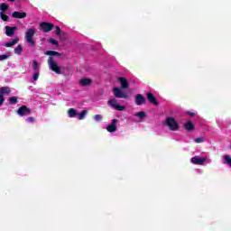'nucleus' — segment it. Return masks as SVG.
I'll use <instances>...</instances> for the list:
<instances>
[{
    "label": "nucleus",
    "mask_w": 231,
    "mask_h": 231,
    "mask_svg": "<svg viewBox=\"0 0 231 231\" xmlns=\"http://www.w3.org/2000/svg\"><path fill=\"white\" fill-rule=\"evenodd\" d=\"M37 33V30L35 28H29L25 32V39L26 42L31 46H35V41H33V35Z\"/></svg>",
    "instance_id": "nucleus-1"
},
{
    "label": "nucleus",
    "mask_w": 231,
    "mask_h": 231,
    "mask_svg": "<svg viewBox=\"0 0 231 231\" xmlns=\"http://www.w3.org/2000/svg\"><path fill=\"white\" fill-rule=\"evenodd\" d=\"M165 125L169 127L170 131H180V124L176 122L174 117H167Z\"/></svg>",
    "instance_id": "nucleus-2"
},
{
    "label": "nucleus",
    "mask_w": 231,
    "mask_h": 231,
    "mask_svg": "<svg viewBox=\"0 0 231 231\" xmlns=\"http://www.w3.org/2000/svg\"><path fill=\"white\" fill-rule=\"evenodd\" d=\"M48 64H49L50 69H51V71H54L56 75H60V73H62L60 67H59V65H57V62L53 60V57L51 56L49 57Z\"/></svg>",
    "instance_id": "nucleus-3"
},
{
    "label": "nucleus",
    "mask_w": 231,
    "mask_h": 231,
    "mask_svg": "<svg viewBox=\"0 0 231 231\" xmlns=\"http://www.w3.org/2000/svg\"><path fill=\"white\" fill-rule=\"evenodd\" d=\"M55 28V24L48 22H42L40 23V30L43 32L44 33H48L49 32H51Z\"/></svg>",
    "instance_id": "nucleus-4"
},
{
    "label": "nucleus",
    "mask_w": 231,
    "mask_h": 231,
    "mask_svg": "<svg viewBox=\"0 0 231 231\" xmlns=\"http://www.w3.org/2000/svg\"><path fill=\"white\" fill-rule=\"evenodd\" d=\"M118 100L116 99H110L107 101L108 106H110V107H113L114 109H116V111H125V106H120L117 104Z\"/></svg>",
    "instance_id": "nucleus-5"
},
{
    "label": "nucleus",
    "mask_w": 231,
    "mask_h": 231,
    "mask_svg": "<svg viewBox=\"0 0 231 231\" xmlns=\"http://www.w3.org/2000/svg\"><path fill=\"white\" fill-rule=\"evenodd\" d=\"M113 93L116 98H128L127 94L124 93V90L118 87H115L113 88Z\"/></svg>",
    "instance_id": "nucleus-6"
},
{
    "label": "nucleus",
    "mask_w": 231,
    "mask_h": 231,
    "mask_svg": "<svg viewBox=\"0 0 231 231\" xmlns=\"http://www.w3.org/2000/svg\"><path fill=\"white\" fill-rule=\"evenodd\" d=\"M17 114L19 116H26L28 115H32V109L28 108L26 106H22L18 108Z\"/></svg>",
    "instance_id": "nucleus-7"
},
{
    "label": "nucleus",
    "mask_w": 231,
    "mask_h": 231,
    "mask_svg": "<svg viewBox=\"0 0 231 231\" xmlns=\"http://www.w3.org/2000/svg\"><path fill=\"white\" fill-rule=\"evenodd\" d=\"M190 162L193 163V165H203L207 162V158H201L199 156H194L190 159Z\"/></svg>",
    "instance_id": "nucleus-8"
},
{
    "label": "nucleus",
    "mask_w": 231,
    "mask_h": 231,
    "mask_svg": "<svg viewBox=\"0 0 231 231\" xmlns=\"http://www.w3.org/2000/svg\"><path fill=\"white\" fill-rule=\"evenodd\" d=\"M146 97L150 104H152L153 106H158V104H160L158 102V99H156V97H154V94H152V92H148Z\"/></svg>",
    "instance_id": "nucleus-9"
},
{
    "label": "nucleus",
    "mask_w": 231,
    "mask_h": 231,
    "mask_svg": "<svg viewBox=\"0 0 231 231\" xmlns=\"http://www.w3.org/2000/svg\"><path fill=\"white\" fill-rule=\"evenodd\" d=\"M147 101L145 99V97L142 94H137L135 96V104L136 106H142V104H145Z\"/></svg>",
    "instance_id": "nucleus-10"
},
{
    "label": "nucleus",
    "mask_w": 231,
    "mask_h": 231,
    "mask_svg": "<svg viewBox=\"0 0 231 231\" xmlns=\"http://www.w3.org/2000/svg\"><path fill=\"white\" fill-rule=\"evenodd\" d=\"M17 27L5 26V35L12 37L15 33Z\"/></svg>",
    "instance_id": "nucleus-11"
},
{
    "label": "nucleus",
    "mask_w": 231,
    "mask_h": 231,
    "mask_svg": "<svg viewBox=\"0 0 231 231\" xmlns=\"http://www.w3.org/2000/svg\"><path fill=\"white\" fill-rule=\"evenodd\" d=\"M118 82L121 84L122 89H127L129 88V81L125 78H118Z\"/></svg>",
    "instance_id": "nucleus-12"
},
{
    "label": "nucleus",
    "mask_w": 231,
    "mask_h": 231,
    "mask_svg": "<svg viewBox=\"0 0 231 231\" xmlns=\"http://www.w3.org/2000/svg\"><path fill=\"white\" fill-rule=\"evenodd\" d=\"M26 13L25 12H17V11H14L13 14H12V17H14V19H24L26 17Z\"/></svg>",
    "instance_id": "nucleus-13"
},
{
    "label": "nucleus",
    "mask_w": 231,
    "mask_h": 231,
    "mask_svg": "<svg viewBox=\"0 0 231 231\" xmlns=\"http://www.w3.org/2000/svg\"><path fill=\"white\" fill-rule=\"evenodd\" d=\"M81 86H91L93 84V79H89V78H83L80 79L79 81Z\"/></svg>",
    "instance_id": "nucleus-14"
},
{
    "label": "nucleus",
    "mask_w": 231,
    "mask_h": 231,
    "mask_svg": "<svg viewBox=\"0 0 231 231\" xmlns=\"http://www.w3.org/2000/svg\"><path fill=\"white\" fill-rule=\"evenodd\" d=\"M12 93V88L9 87H2L0 88V97H5V95H10Z\"/></svg>",
    "instance_id": "nucleus-15"
},
{
    "label": "nucleus",
    "mask_w": 231,
    "mask_h": 231,
    "mask_svg": "<svg viewBox=\"0 0 231 231\" xmlns=\"http://www.w3.org/2000/svg\"><path fill=\"white\" fill-rule=\"evenodd\" d=\"M19 42V37L14 38L12 42H6L4 44L5 48H12V46H15Z\"/></svg>",
    "instance_id": "nucleus-16"
},
{
    "label": "nucleus",
    "mask_w": 231,
    "mask_h": 231,
    "mask_svg": "<svg viewBox=\"0 0 231 231\" xmlns=\"http://www.w3.org/2000/svg\"><path fill=\"white\" fill-rule=\"evenodd\" d=\"M44 55H50V56H53V57H61L62 54H60V52H57L55 51H46L44 52Z\"/></svg>",
    "instance_id": "nucleus-17"
},
{
    "label": "nucleus",
    "mask_w": 231,
    "mask_h": 231,
    "mask_svg": "<svg viewBox=\"0 0 231 231\" xmlns=\"http://www.w3.org/2000/svg\"><path fill=\"white\" fill-rule=\"evenodd\" d=\"M68 115L69 118H75L76 116L79 115V113H77V110H75V108H69L68 110Z\"/></svg>",
    "instance_id": "nucleus-18"
},
{
    "label": "nucleus",
    "mask_w": 231,
    "mask_h": 231,
    "mask_svg": "<svg viewBox=\"0 0 231 231\" xmlns=\"http://www.w3.org/2000/svg\"><path fill=\"white\" fill-rule=\"evenodd\" d=\"M185 129L187 131H194V123H192L191 121H188L185 124Z\"/></svg>",
    "instance_id": "nucleus-19"
},
{
    "label": "nucleus",
    "mask_w": 231,
    "mask_h": 231,
    "mask_svg": "<svg viewBox=\"0 0 231 231\" xmlns=\"http://www.w3.org/2000/svg\"><path fill=\"white\" fill-rule=\"evenodd\" d=\"M8 8H10V5H8V4H6V3L0 4V10H1L2 14L5 12H8Z\"/></svg>",
    "instance_id": "nucleus-20"
},
{
    "label": "nucleus",
    "mask_w": 231,
    "mask_h": 231,
    "mask_svg": "<svg viewBox=\"0 0 231 231\" xmlns=\"http://www.w3.org/2000/svg\"><path fill=\"white\" fill-rule=\"evenodd\" d=\"M106 131H108V133H115L116 131V125H109L106 127Z\"/></svg>",
    "instance_id": "nucleus-21"
},
{
    "label": "nucleus",
    "mask_w": 231,
    "mask_h": 231,
    "mask_svg": "<svg viewBox=\"0 0 231 231\" xmlns=\"http://www.w3.org/2000/svg\"><path fill=\"white\" fill-rule=\"evenodd\" d=\"M32 69L34 72L39 71V62L37 60H32Z\"/></svg>",
    "instance_id": "nucleus-22"
},
{
    "label": "nucleus",
    "mask_w": 231,
    "mask_h": 231,
    "mask_svg": "<svg viewBox=\"0 0 231 231\" xmlns=\"http://www.w3.org/2000/svg\"><path fill=\"white\" fill-rule=\"evenodd\" d=\"M135 116H138L139 118H141V120H143V118L147 117V115L145 114V112L141 111V112H137L135 114Z\"/></svg>",
    "instance_id": "nucleus-23"
},
{
    "label": "nucleus",
    "mask_w": 231,
    "mask_h": 231,
    "mask_svg": "<svg viewBox=\"0 0 231 231\" xmlns=\"http://www.w3.org/2000/svg\"><path fill=\"white\" fill-rule=\"evenodd\" d=\"M17 102H18L17 97H9V104H11V106H15V104H17Z\"/></svg>",
    "instance_id": "nucleus-24"
},
{
    "label": "nucleus",
    "mask_w": 231,
    "mask_h": 231,
    "mask_svg": "<svg viewBox=\"0 0 231 231\" xmlns=\"http://www.w3.org/2000/svg\"><path fill=\"white\" fill-rule=\"evenodd\" d=\"M86 115H88V110H83L80 114H78L79 120H84V118H86Z\"/></svg>",
    "instance_id": "nucleus-25"
},
{
    "label": "nucleus",
    "mask_w": 231,
    "mask_h": 231,
    "mask_svg": "<svg viewBox=\"0 0 231 231\" xmlns=\"http://www.w3.org/2000/svg\"><path fill=\"white\" fill-rule=\"evenodd\" d=\"M21 51H23V46L21 44H18L14 49V53H16L17 55H21Z\"/></svg>",
    "instance_id": "nucleus-26"
},
{
    "label": "nucleus",
    "mask_w": 231,
    "mask_h": 231,
    "mask_svg": "<svg viewBox=\"0 0 231 231\" xmlns=\"http://www.w3.org/2000/svg\"><path fill=\"white\" fill-rule=\"evenodd\" d=\"M224 161L226 162V163L231 167V157L230 155H224Z\"/></svg>",
    "instance_id": "nucleus-27"
},
{
    "label": "nucleus",
    "mask_w": 231,
    "mask_h": 231,
    "mask_svg": "<svg viewBox=\"0 0 231 231\" xmlns=\"http://www.w3.org/2000/svg\"><path fill=\"white\" fill-rule=\"evenodd\" d=\"M0 17L5 22L10 21V17L8 15L5 14L3 12H0Z\"/></svg>",
    "instance_id": "nucleus-28"
},
{
    "label": "nucleus",
    "mask_w": 231,
    "mask_h": 231,
    "mask_svg": "<svg viewBox=\"0 0 231 231\" xmlns=\"http://www.w3.org/2000/svg\"><path fill=\"white\" fill-rule=\"evenodd\" d=\"M10 57H12V54H10V52H8L7 54L0 55V60H6V59H10Z\"/></svg>",
    "instance_id": "nucleus-29"
},
{
    "label": "nucleus",
    "mask_w": 231,
    "mask_h": 231,
    "mask_svg": "<svg viewBox=\"0 0 231 231\" xmlns=\"http://www.w3.org/2000/svg\"><path fill=\"white\" fill-rule=\"evenodd\" d=\"M48 42H50L51 44H53L54 46H59V42H57V40H55L53 38H50L48 40Z\"/></svg>",
    "instance_id": "nucleus-30"
},
{
    "label": "nucleus",
    "mask_w": 231,
    "mask_h": 231,
    "mask_svg": "<svg viewBox=\"0 0 231 231\" xmlns=\"http://www.w3.org/2000/svg\"><path fill=\"white\" fill-rule=\"evenodd\" d=\"M56 35H58V37H62V32L59 25L56 26Z\"/></svg>",
    "instance_id": "nucleus-31"
},
{
    "label": "nucleus",
    "mask_w": 231,
    "mask_h": 231,
    "mask_svg": "<svg viewBox=\"0 0 231 231\" xmlns=\"http://www.w3.org/2000/svg\"><path fill=\"white\" fill-rule=\"evenodd\" d=\"M39 77H40L39 71H36V72H34V74L32 75V79H33L34 81L39 80Z\"/></svg>",
    "instance_id": "nucleus-32"
},
{
    "label": "nucleus",
    "mask_w": 231,
    "mask_h": 231,
    "mask_svg": "<svg viewBox=\"0 0 231 231\" xmlns=\"http://www.w3.org/2000/svg\"><path fill=\"white\" fill-rule=\"evenodd\" d=\"M203 142H205V138L203 137H199L195 139L196 143H203Z\"/></svg>",
    "instance_id": "nucleus-33"
},
{
    "label": "nucleus",
    "mask_w": 231,
    "mask_h": 231,
    "mask_svg": "<svg viewBox=\"0 0 231 231\" xmlns=\"http://www.w3.org/2000/svg\"><path fill=\"white\" fill-rule=\"evenodd\" d=\"M94 120H95L96 122H101V121H102V116H101V115H96V116H94Z\"/></svg>",
    "instance_id": "nucleus-34"
},
{
    "label": "nucleus",
    "mask_w": 231,
    "mask_h": 231,
    "mask_svg": "<svg viewBox=\"0 0 231 231\" xmlns=\"http://www.w3.org/2000/svg\"><path fill=\"white\" fill-rule=\"evenodd\" d=\"M27 122H29L30 124L35 123V117H32V116L27 117Z\"/></svg>",
    "instance_id": "nucleus-35"
},
{
    "label": "nucleus",
    "mask_w": 231,
    "mask_h": 231,
    "mask_svg": "<svg viewBox=\"0 0 231 231\" xmlns=\"http://www.w3.org/2000/svg\"><path fill=\"white\" fill-rule=\"evenodd\" d=\"M186 115H189V116H196V113L190 111L186 112Z\"/></svg>",
    "instance_id": "nucleus-36"
},
{
    "label": "nucleus",
    "mask_w": 231,
    "mask_h": 231,
    "mask_svg": "<svg viewBox=\"0 0 231 231\" xmlns=\"http://www.w3.org/2000/svg\"><path fill=\"white\" fill-rule=\"evenodd\" d=\"M5 104V97L0 96V106H3Z\"/></svg>",
    "instance_id": "nucleus-37"
},
{
    "label": "nucleus",
    "mask_w": 231,
    "mask_h": 231,
    "mask_svg": "<svg viewBox=\"0 0 231 231\" xmlns=\"http://www.w3.org/2000/svg\"><path fill=\"white\" fill-rule=\"evenodd\" d=\"M118 122V120L117 119H113L112 120V123L110 124V125H116V123Z\"/></svg>",
    "instance_id": "nucleus-38"
},
{
    "label": "nucleus",
    "mask_w": 231,
    "mask_h": 231,
    "mask_svg": "<svg viewBox=\"0 0 231 231\" xmlns=\"http://www.w3.org/2000/svg\"><path fill=\"white\" fill-rule=\"evenodd\" d=\"M9 3H14L15 0H7Z\"/></svg>",
    "instance_id": "nucleus-39"
}]
</instances>
